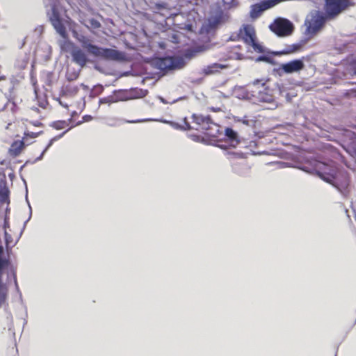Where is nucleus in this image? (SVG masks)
Instances as JSON below:
<instances>
[{"mask_svg":"<svg viewBox=\"0 0 356 356\" xmlns=\"http://www.w3.org/2000/svg\"><path fill=\"white\" fill-rule=\"evenodd\" d=\"M209 116H203L202 115H197L193 114L192 115V124L193 125H191V124L187 121L186 118H184V124L183 125V127L186 130H198L200 129H202L201 127V125L204 124L206 120H207V118Z\"/></svg>","mask_w":356,"mask_h":356,"instance_id":"nucleus-13","label":"nucleus"},{"mask_svg":"<svg viewBox=\"0 0 356 356\" xmlns=\"http://www.w3.org/2000/svg\"><path fill=\"white\" fill-rule=\"evenodd\" d=\"M157 67L162 71H167L174 68V61L171 57H164L156 60Z\"/></svg>","mask_w":356,"mask_h":356,"instance_id":"nucleus-16","label":"nucleus"},{"mask_svg":"<svg viewBox=\"0 0 356 356\" xmlns=\"http://www.w3.org/2000/svg\"><path fill=\"white\" fill-rule=\"evenodd\" d=\"M305 68V63L301 59H295L280 65V70L286 74L300 72Z\"/></svg>","mask_w":356,"mask_h":356,"instance_id":"nucleus-12","label":"nucleus"},{"mask_svg":"<svg viewBox=\"0 0 356 356\" xmlns=\"http://www.w3.org/2000/svg\"><path fill=\"white\" fill-rule=\"evenodd\" d=\"M241 98L259 102L272 103L274 101L273 90L263 80L257 79L245 88L240 89Z\"/></svg>","mask_w":356,"mask_h":356,"instance_id":"nucleus-3","label":"nucleus"},{"mask_svg":"<svg viewBox=\"0 0 356 356\" xmlns=\"http://www.w3.org/2000/svg\"><path fill=\"white\" fill-rule=\"evenodd\" d=\"M49 20L57 33L62 38H66L67 30L61 19L60 14L56 6H53L51 8V14L49 17Z\"/></svg>","mask_w":356,"mask_h":356,"instance_id":"nucleus-11","label":"nucleus"},{"mask_svg":"<svg viewBox=\"0 0 356 356\" xmlns=\"http://www.w3.org/2000/svg\"><path fill=\"white\" fill-rule=\"evenodd\" d=\"M79 92V88L76 86H67L65 89L66 94H76Z\"/></svg>","mask_w":356,"mask_h":356,"instance_id":"nucleus-24","label":"nucleus"},{"mask_svg":"<svg viewBox=\"0 0 356 356\" xmlns=\"http://www.w3.org/2000/svg\"><path fill=\"white\" fill-rule=\"evenodd\" d=\"M63 40L60 42V47L62 51L68 52L71 51L76 47L74 44L68 39V34L67 33L66 38H63Z\"/></svg>","mask_w":356,"mask_h":356,"instance_id":"nucleus-21","label":"nucleus"},{"mask_svg":"<svg viewBox=\"0 0 356 356\" xmlns=\"http://www.w3.org/2000/svg\"><path fill=\"white\" fill-rule=\"evenodd\" d=\"M79 72H75L73 74H69L67 73V79H71V80L76 79L79 76Z\"/></svg>","mask_w":356,"mask_h":356,"instance_id":"nucleus-30","label":"nucleus"},{"mask_svg":"<svg viewBox=\"0 0 356 356\" xmlns=\"http://www.w3.org/2000/svg\"><path fill=\"white\" fill-rule=\"evenodd\" d=\"M59 103L65 108H68V104L67 103H64L61 99L59 100Z\"/></svg>","mask_w":356,"mask_h":356,"instance_id":"nucleus-31","label":"nucleus"},{"mask_svg":"<svg viewBox=\"0 0 356 356\" xmlns=\"http://www.w3.org/2000/svg\"><path fill=\"white\" fill-rule=\"evenodd\" d=\"M327 19H328L327 15H324L318 10L310 12L305 22L307 33L311 35L317 33L323 28Z\"/></svg>","mask_w":356,"mask_h":356,"instance_id":"nucleus-7","label":"nucleus"},{"mask_svg":"<svg viewBox=\"0 0 356 356\" xmlns=\"http://www.w3.org/2000/svg\"><path fill=\"white\" fill-rule=\"evenodd\" d=\"M316 175L323 181L336 187L343 195L350 191V179L348 172L340 170L335 166L321 163Z\"/></svg>","mask_w":356,"mask_h":356,"instance_id":"nucleus-2","label":"nucleus"},{"mask_svg":"<svg viewBox=\"0 0 356 356\" xmlns=\"http://www.w3.org/2000/svg\"><path fill=\"white\" fill-rule=\"evenodd\" d=\"M231 39L234 41H243L246 45L251 47L257 53H264V47L259 43L255 28L252 24H243L236 35H232Z\"/></svg>","mask_w":356,"mask_h":356,"instance_id":"nucleus-5","label":"nucleus"},{"mask_svg":"<svg viewBox=\"0 0 356 356\" xmlns=\"http://www.w3.org/2000/svg\"><path fill=\"white\" fill-rule=\"evenodd\" d=\"M40 133L25 131L24 134L23 140H26L28 138H35L38 136Z\"/></svg>","mask_w":356,"mask_h":356,"instance_id":"nucleus-25","label":"nucleus"},{"mask_svg":"<svg viewBox=\"0 0 356 356\" xmlns=\"http://www.w3.org/2000/svg\"><path fill=\"white\" fill-rule=\"evenodd\" d=\"M269 29L279 37H286L292 34L294 26L290 20L277 17L269 25Z\"/></svg>","mask_w":356,"mask_h":356,"instance_id":"nucleus-8","label":"nucleus"},{"mask_svg":"<svg viewBox=\"0 0 356 356\" xmlns=\"http://www.w3.org/2000/svg\"><path fill=\"white\" fill-rule=\"evenodd\" d=\"M120 100H122L121 97H119V95L115 93L112 95H109L108 97H105L103 98H100L99 100V104H111L113 103L118 102Z\"/></svg>","mask_w":356,"mask_h":356,"instance_id":"nucleus-22","label":"nucleus"},{"mask_svg":"<svg viewBox=\"0 0 356 356\" xmlns=\"http://www.w3.org/2000/svg\"><path fill=\"white\" fill-rule=\"evenodd\" d=\"M201 127L202 129H200L197 131L209 138H217L222 134V131L220 130V127L213 122L209 116L207 118V120L201 125Z\"/></svg>","mask_w":356,"mask_h":356,"instance_id":"nucleus-10","label":"nucleus"},{"mask_svg":"<svg viewBox=\"0 0 356 356\" xmlns=\"http://www.w3.org/2000/svg\"><path fill=\"white\" fill-rule=\"evenodd\" d=\"M301 49V44H286L284 48L280 51L277 52V55H286L291 54L298 51Z\"/></svg>","mask_w":356,"mask_h":356,"instance_id":"nucleus-19","label":"nucleus"},{"mask_svg":"<svg viewBox=\"0 0 356 356\" xmlns=\"http://www.w3.org/2000/svg\"><path fill=\"white\" fill-rule=\"evenodd\" d=\"M225 136L226 142L229 143L230 147H235L240 143L237 133L232 128L227 127L225 129Z\"/></svg>","mask_w":356,"mask_h":356,"instance_id":"nucleus-15","label":"nucleus"},{"mask_svg":"<svg viewBox=\"0 0 356 356\" xmlns=\"http://www.w3.org/2000/svg\"><path fill=\"white\" fill-rule=\"evenodd\" d=\"M8 190L6 188L0 189V202L1 203L9 202Z\"/></svg>","mask_w":356,"mask_h":356,"instance_id":"nucleus-23","label":"nucleus"},{"mask_svg":"<svg viewBox=\"0 0 356 356\" xmlns=\"http://www.w3.org/2000/svg\"><path fill=\"white\" fill-rule=\"evenodd\" d=\"M241 49L240 45L234 46L230 48L229 54L227 56L228 59L241 60L243 58V54L238 51Z\"/></svg>","mask_w":356,"mask_h":356,"instance_id":"nucleus-20","label":"nucleus"},{"mask_svg":"<svg viewBox=\"0 0 356 356\" xmlns=\"http://www.w3.org/2000/svg\"><path fill=\"white\" fill-rule=\"evenodd\" d=\"M75 113H76L75 112H73V113L72 114V117H73ZM72 120V118H70L67 121L66 120H57V121L53 122L51 124V127L56 130H60V129H66L62 134L54 136L49 140L46 148L42 152V156L53 145V143L55 141L61 138L69 130H70L72 127H75V125H70Z\"/></svg>","mask_w":356,"mask_h":356,"instance_id":"nucleus-9","label":"nucleus"},{"mask_svg":"<svg viewBox=\"0 0 356 356\" xmlns=\"http://www.w3.org/2000/svg\"><path fill=\"white\" fill-rule=\"evenodd\" d=\"M92 117L91 115H86L83 116V118H82V121H79V122H78L75 124V126H76V125H79V124H81L82 122H89V121L92 120Z\"/></svg>","mask_w":356,"mask_h":356,"instance_id":"nucleus-29","label":"nucleus"},{"mask_svg":"<svg viewBox=\"0 0 356 356\" xmlns=\"http://www.w3.org/2000/svg\"><path fill=\"white\" fill-rule=\"evenodd\" d=\"M33 124L35 127H40L42 125V123L40 122H33Z\"/></svg>","mask_w":356,"mask_h":356,"instance_id":"nucleus-32","label":"nucleus"},{"mask_svg":"<svg viewBox=\"0 0 356 356\" xmlns=\"http://www.w3.org/2000/svg\"><path fill=\"white\" fill-rule=\"evenodd\" d=\"M71 54L73 61L78 64L81 67H84L88 61L86 54L78 47L74 48Z\"/></svg>","mask_w":356,"mask_h":356,"instance_id":"nucleus-14","label":"nucleus"},{"mask_svg":"<svg viewBox=\"0 0 356 356\" xmlns=\"http://www.w3.org/2000/svg\"><path fill=\"white\" fill-rule=\"evenodd\" d=\"M228 67V65H224L220 63H212L209 65H207L203 69V72L206 75H210L215 73L220 72V70L226 69Z\"/></svg>","mask_w":356,"mask_h":356,"instance_id":"nucleus-18","label":"nucleus"},{"mask_svg":"<svg viewBox=\"0 0 356 356\" xmlns=\"http://www.w3.org/2000/svg\"><path fill=\"white\" fill-rule=\"evenodd\" d=\"M348 62L351 67V70L356 74V59H353L352 57L348 58Z\"/></svg>","mask_w":356,"mask_h":356,"instance_id":"nucleus-28","label":"nucleus"},{"mask_svg":"<svg viewBox=\"0 0 356 356\" xmlns=\"http://www.w3.org/2000/svg\"><path fill=\"white\" fill-rule=\"evenodd\" d=\"M355 5L352 0H325V10L327 19H332L345 10Z\"/></svg>","mask_w":356,"mask_h":356,"instance_id":"nucleus-6","label":"nucleus"},{"mask_svg":"<svg viewBox=\"0 0 356 356\" xmlns=\"http://www.w3.org/2000/svg\"><path fill=\"white\" fill-rule=\"evenodd\" d=\"M89 22H90L91 27L95 29H97L101 27V23L95 19H90Z\"/></svg>","mask_w":356,"mask_h":356,"instance_id":"nucleus-27","label":"nucleus"},{"mask_svg":"<svg viewBox=\"0 0 356 356\" xmlns=\"http://www.w3.org/2000/svg\"><path fill=\"white\" fill-rule=\"evenodd\" d=\"M25 147L24 140H15L10 145L9 154L13 157L19 156Z\"/></svg>","mask_w":356,"mask_h":356,"instance_id":"nucleus-17","label":"nucleus"},{"mask_svg":"<svg viewBox=\"0 0 356 356\" xmlns=\"http://www.w3.org/2000/svg\"><path fill=\"white\" fill-rule=\"evenodd\" d=\"M77 39L82 47L86 49L89 54L95 56L111 60H123L124 59V54L118 50L102 48L92 44L90 40L85 36H81Z\"/></svg>","mask_w":356,"mask_h":356,"instance_id":"nucleus-4","label":"nucleus"},{"mask_svg":"<svg viewBox=\"0 0 356 356\" xmlns=\"http://www.w3.org/2000/svg\"><path fill=\"white\" fill-rule=\"evenodd\" d=\"M5 241L6 244V249L7 251H8L9 246H13V241H12V237L10 234H8L6 232H5Z\"/></svg>","mask_w":356,"mask_h":356,"instance_id":"nucleus-26","label":"nucleus"},{"mask_svg":"<svg viewBox=\"0 0 356 356\" xmlns=\"http://www.w3.org/2000/svg\"><path fill=\"white\" fill-rule=\"evenodd\" d=\"M9 277L13 279L15 286L18 291L17 267L13 264L9 254L5 252L3 247L0 245V308L8 305Z\"/></svg>","mask_w":356,"mask_h":356,"instance_id":"nucleus-1","label":"nucleus"}]
</instances>
